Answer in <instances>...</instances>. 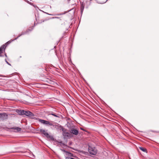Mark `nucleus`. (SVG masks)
Listing matches in <instances>:
<instances>
[{
    "instance_id": "nucleus-1",
    "label": "nucleus",
    "mask_w": 159,
    "mask_h": 159,
    "mask_svg": "<svg viewBox=\"0 0 159 159\" xmlns=\"http://www.w3.org/2000/svg\"><path fill=\"white\" fill-rule=\"evenodd\" d=\"M88 150L89 153L92 155H95L97 153V150L95 148L89 147Z\"/></svg>"
},
{
    "instance_id": "nucleus-2",
    "label": "nucleus",
    "mask_w": 159,
    "mask_h": 159,
    "mask_svg": "<svg viewBox=\"0 0 159 159\" xmlns=\"http://www.w3.org/2000/svg\"><path fill=\"white\" fill-rule=\"evenodd\" d=\"M24 115L31 118L34 119L35 118L34 117V115L33 114V113L29 111H25Z\"/></svg>"
},
{
    "instance_id": "nucleus-3",
    "label": "nucleus",
    "mask_w": 159,
    "mask_h": 159,
    "mask_svg": "<svg viewBox=\"0 0 159 159\" xmlns=\"http://www.w3.org/2000/svg\"><path fill=\"white\" fill-rule=\"evenodd\" d=\"M40 132L43 134L45 136L47 137L48 138L51 139H53V137L52 136L49 135L46 132V131L43 129H41Z\"/></svg>"
},
{
    "instance_id": "nucleus-4",
    "label": "nucleus",
    "mask_w": 159,
    "mask_h": 159,
    "mask_svg": "<svg viewBox=\"0 0 159 159\" xmlns=\"http://www.w3.org/2000/svg\"><path fill=\"white\" fill-rule=\"evenodd\" d=\"M75 127L74 126L72 127ZM70 133L74 135H77L79 134V131L77 129H74V128L72 127V129H70L69 130Z\"/></svg>"
},
{
    "instance_id": "nucleus-5",
    "label": "nucleus",
    "mask_w": 159,
    "mask_h": 159,
    "mask_svg": "<svg viewBox=\"0 0 159 159\" xmlns=\"http://www.w3.org/2000/svg\"><path fill=\"white\" fill-rule=\"evenodd\" d=\"M8 116V115L6 113H0V121L7 119Z\"/></svg>"
},
{
    "instance_id": "nucleus-6",
    "label": "nucleus",
    "mask_w": 159,
    "mask_h": 159,
    "mask_svg": "<svg viewBox=\"0 0 159 159\" xmlns=\"http://www.w3.org/2000/svg\"><path fill=\"white\" fill-rule=\"evenodd\" d=\"M39 122L43 124L48 125L50 126L53 125L52 123H50L48 121H47L44 120L39 119Z\"/></svg>"
},
{
    "instance_id": "nucleus-7",
    "label": "nucleus",
    "mask_w": 159,
    "mask_h": 159,
    "mask_svg": "<svg viewBox=\"0 0 159 159\" xmlns=\"http://www.w3.org/2000/svg\"><path fill=\"white\" fill-rule=\"evenodd\" d=\"M61 150L63 152H64V155L68 156H71L72 154L70 152L66 151L65 150L63 149H61Z\"/></svg>"
},
{
    "instance_id": "nucleus-8",
    "label": "nucleus",
    "mask_w": 159,
    "mask_h": 159,
    "mask_svg": "<svg viewBox=\"0 0 159 159\" xmlns=\"http://www.w3.org/2000/svg\"><path fill=\"white\" fill-rule=\"evenodd\" d=\"M63 136L65 137H67L68 138L70 137H71V134L70 133L67 132L66 131H63Z\"/></svg>"
},
{
    "instance_id": "nucleus-9",
    "label": "nucleus",
    "mask_w": 159,
    "mask_h": 159,
    "mask_svg": "<svg viewBox=\"0 0 159 159\" xmlns=\"http://www.w3.org/2000/svg\"><path fill=\"white\" fill-rule=\"evenodd\" d=\"M29 31H31V30H30V29H28V30H27L25 32H22L21 34L18 36L15 39H14L13 40H12V41H13L15 40L16 39L19 37H20V36H21L22 35L25 34H26L27 33H28L29 32Z\"/></svg>"
},
{
    "instance_id": "nucleus-10",
    "label": "nucleus",
    "mask_w": 159,
    "mask_h": 159,
    "mask_svg": "<svg viewBox=\"0 0 159 159\" xmlns=\"http://www.w3.org/2000/svg\"><path fill=\"white\" fill-rule=\"evenodd\" d=\"M25 111L23 110H17L16 111V112L18 113L20 115H24Z\"/></svg>"
},
{
    "instance_id": "nucleus-11",
    "label": "nucleus",
    "mask_w": 159,
    "mask_h": 159,
    "mask_svg": "<svg viewBox=\"0 0 159 159\" xmlns=\"http://www.w3.org/2000/svg\"><path fill=\"white\" fill-rule=\"evenodd\" d=\"M84 8V5L83 3L82 4L80 7L81 12L82 13Z\"/></svg>"
},
{
    "instance_id": "nucleus-12",
    "label": "nucleus",
    "mask_w": 159,
    "mask_h": 159,
    "mask_svg": "<svg viewBox=\"0 0 159 159\" xmlns=\"http://www.w3.org/2000/svg\"><path fill=\"white\" fill-rule=\"evenodd\" d=\"M140 149L144 152H146L147 151L146 149L142 147H140L139 148Z\"/></svg>"
},
{
    "instance_id": "nucleus-13",
    "label": "nucleus",
    "mask_w": 159,
    "mask_h": 159,
    "mask_svg": "<svg viewBox=\"0 0 159 159\" xmlns=\"http://www.w3.org/2000/svg\"><path fill=\"white\" fill-rule=\"evenodd\" d=\"M50 115H51L52 116H54L56 117H59V116H58L57 115H56V114H55V113H53V112H52V113L50 114Z\"/></svg>"
},
{
    "instance_id": "nucleus-14",
    "label": "nucleus",
    "mask_w": 159,
    "mask_h": 159,
    "mask_svg": "<svg viewBox=\"0 0 159 159\" xmlns=\"http://www.w3.org/2000/svg\"><path fill=\"white\" fill-rule=\"evenodd\" d=\"M17 131H20L21 130V129L19 127H17L16 129Z\"/></svg>"
},
{
    "instance_id": "nucleus-15",
    "label": "nucleus",
    "mask_w": 159,
    "mask_h": 159,
    "mask_svg": "<svg viewBox=\"0 0 159 159\" xmlns=\"http://www.w3.org/2000/svg\"><path fill=\"white\" fill-rule=\"evenodd\" d=\"M65 159H75L72 158V157H66Z\"/></svg>"
},
{
    "instance_id": "nucleus-16",
    "label": "nucleus",
    "mask_w": 159,
    "mask_h": 159,
    "mask_svg": "<svg viewBox=\"0 0 159 159\" xmlns=\"http://www.w3.org/2000/svg\"><path fill=\"white\" fill-rule=\"evenodd\" d=\"M5 61L7 63V64L8 65H11V64H10L7 61V60L6 59L5 60Z\"/></svg>"
},
{
    "instance_id": "nucleus-17",
    "label": "nucleus",
    "mask_w": 159,
    "mask_h": 159,
    "mask_svg": "<svg viewBox=\"0 0 159 159\" xmlns=\"http://www.w3.org/2000/svg\"><path fill=\"white\" fill-rule=\"evenodd\" d=\"M58 18V17H52V18Z\"/></svg>"
},
{
    "instance_id": "nucleus-18",
    "label": "nucleus",
    "mask_w": 159,
    "mask_h": 159,
    "mask_svg": "<svg viewBox=\"0 0 159 159\" xmlns=\"http://www.w3.org/2000/svg\"><path fill=\"white\" fill-rule=\"evenodd\" d=\"M5 56L6 57H7V56L6 54V53H5Z\"/></svg>"
},
{
    "instance_id": "nucleus-19",
    "label": "nucleus",
    "mask_w": 159,
    "mask_h": 159,
    "mask_svg": "<svg viewBox=\"0 0 159 159\" xmlns=\"http://www.w3.org/2000/svg\"><path fill=\"white\" fill-rule=\"evenodd\" d=\"M108 0H106V1L104 2L105 3Z\"/></svg>"
},
{
    "instance_id": "nucleus-20",
    "label": "nucleus",
    "mask_w": 159,
    "mask_h": 159,
    "mask_svg": "<svg viewBox=\"0 0 159 159\" xmlns=\"http://www.w3.org/2000/svg\"><path fill=\"white\" fill-rule=\"evenodd\" d=\"M48 14L49 15V14ZM50 15H52L51 14H50Z\"/></svg>"
}]
</instances>
